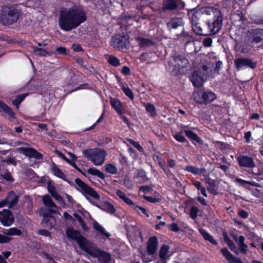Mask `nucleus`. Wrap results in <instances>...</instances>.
<instances>
[{
    "mask_svg": "<svg viewBox=\"0 0 263 263\" xmlns=\"http://www.w3.org/2000/svg\"><path fill=\"white\" fill-rule=\"evenodd\" d=\"M234 64L237 69L240 70L246 67L254 69L256 66V62L248 58H238L234 60Z\"/></svg>",
    "mask_w": 263,
    "mask_h": 263,
    "instance_id": "2eb2a0df",
    "label": "nucleus"
},
{
    "mask_svg": "<svg viewBox=\"0 0 263 263\" xmlns=\"http://www.w3.org/2000/svg\"><path fill=\"white\" fill-rule=\"evenodd\" d=\"M193 98L200 104H207L215 100L216 95L212 91L199 90L193 93Z\"/></svg>",
    "mask_w": 263,
    "mask_h": 263,
    "instance_id": "6e6552de",
    "label": "nucleus"
},
{
    "mask_svg": "<svg viewBox=\"0 0 263 263\" xmlns=\"http://www.w3.org/2000/svg\"><path fill=\"white\" fill-rule=\"evenodd\" d=\"M38 234L46 237H50V233L47 230L41 229L37 232Z\"/></svg>",
    "mask_w": 263,
    "mask_h": 263,
    "instance_id": "bf43d9fd",
    "label": "nucleus"
},
{
    "mask_svg": "<svg viewBox=\"0 0 263 263\" xmlns=\"http://www.w3.org/2000/svg\"><path fill=\"white\" fill-rule=\"evenodd\" d=\"M69 164H70L76 170H77L78 171H79V172L82 173L85 177H87V175L85 173H84L79 167H78V166L77 165V164L74 162H72V161H70V163H69Z\"/></svg>",
    "mask_w": 263,
    "mask_h": 263,
    "instance_id": "69168bd1",
    "label": "nucleus"
},
{
    "mask_svg": "<svg viewBox=\"0 0 263 263\" xmlns=\"http://www.w3.org/2000/svg\"><path fill=\"white\" fill-rule=\"evenodd\" d=\"M129 38L128 34H117L112 37L111 45L119 50L127 48L129 44Z\"/></svg>",
    "mask_w": 263,
    "mask_h": 263,
    "instance_id": "9d476101",
    "label": "nucleus"
},
{
    "mask_svg": "<svg viewBox=\"0 0 263 263\" xmlns=\"http://www.w3.org/2000/svg\"><path fill=\"white\" fill-rule=\"evenodd\" d=\"M221 252L230 263H243L239 258L233 255L226 248L221 249Z\"/></svg>",
    "mask_w": 263,
    "mask_h": 263,
    "instance_id": "5701e85b",
    "label": "nucleus"
},
{
    "mask_svg": "<svg viewBox=\"0 0 263 263\" xmlns=\"http://www.w3.org/2000/svg\"><path fill=\"white\" fill-rule=\"evenodd\" d=\"M33 53L37 56H46L49 55V52L47 49L39 48L35 46H32Z\"/></svg>",
    "mask_w": 263,
    "mask_h": 263,
    "instance_id": "4c0bfd02",
    "label": "nucleus"
},
{
    "mask_svg": "<svg viewBox=\"0 0 263 263\" xmlns=\"http://www.w3.org/2000/svg\"><path fill=\"white\" fill-rule=\"evenodd\" d=\"M211 7H205L200 8L197 10L191 9L189 10V14L191 15V20L192 25L198 23L202 14L207 16Z\"/></svg>",
    "mask_w": 263,
    "mask_h": 263,
    "instance_id": "ddd939ff",
    "label": "nucleus"
},
{
    "mask_svg": "<svg viewBox=\"0 0 263 263\" xmlns=\"http://www.w3.org/2000/svg\"><path fill=\"white\" fill-rule=\"evenodd\" d=\"M42 201L46 206V208L47 210H49L50 209H56L58 208L56 204L52 201L50 197L48 195H44L42 197Z\"/></svg>",
    "mask_w": 263,
    "mask_h": 263,
    "instance_id": "c85d7f7f",
    "label": "nucleus"
},
{
    "mask_svg": "<svg viewBox=\"0 0 263 263\" xmlns=\"http://www.w3.org/2000/svg\"><path fill=\"white\" fill-rule=\"evenodd\" d=\"M19 150L23 153L26 156L35 158L37 159H41L43 158L42 154L36 150L30 147H21Z\"/></svg>",
    "mask_w": 263,
    "mask_h": 263,
    "instance_id": "aec40b11",
    "label": "nucleus"
},
{
    "mask_svg": "<svg viewBox=\"0 0 263 263\" xmlns=\"http://www.w3.org/2000/svg\"><path fill=\"white\" fill-rule=\"evenodd\" d=\"M72 49L76 52H79L82 50L81 46L79 44H74L72 46Z\"/></svg>",
    "mask_w": 263,
    "mask_h": 263,
    "instance_id": "774afa93",
    "label": "nucleus"
},
{
    "mask_svg": "<svg viewBox=\"0 0 263 263\" xmlns=\"http://www.w3.org/2000/svg\"><path fill=\"white\" fill-rule=\"evenodd\" d=\"M47 189L48 192L55 199L60 201L62 200V197L57 193L55 187L51 183H48Z\"/></svg>",
    "mask_w": 263,
    "mask_h": 263,
    "instance_id": "72a5a7b5",
    "label": "nucleus"
},
{
    "mask_svg": "<svg viewBox=\"0 0 263 263\" xmlns=\"http://www.w3.org/2000/svg\"><path fill=\"white\" fill-rule=\"evenodd\" d=\"M152 186L149 185H145L142 186L140 187V190L143 192L144 193H146L152 190Z\"/></svg>",
    "mask_w": 263,
    "mask_h": 263,
    "instance_id": "e2e57ef3",
    "label": "nucleus"
},
{
    "mask_svg": "<svg viewBox=\"0 0 263 263\" xmlns=\"http://www.w3.org/2000/svg\"><path fill=\"white\" fill-rule=\"evenodd\" d=\"M95 255H93V257H97L98 260L101 263H109L110 260V255L109 254L97 249L95 252Z\"/></svg>",
    "mask_w": 263,
    "mask_h": 263,
    "instance_id": "412c9836",
    "label": "nucleus"
},
{
    "mask_svg": "<svg viewBox=\"0 0 263 263\" xmlns=\"http://www.w3.org/2000/svg\"><path fill=\"white\" fill-rule=\"evenodd\" d=\"M105 170L106 172L111 174H116L118 173L117 167L114 164L111 163L105 165Z\"/></svg>",
    "mask_w": 263,
    "mask_h": 263,
    "instance_id": "37998d69",
    "label": "nucleus"
},
{
    "mask_svg": "<svg viewBox=\"0 0 263 263\" xmlns=\"http://www.w3.org/2000/svg\"><path fill=\"white\" fill-rule=\"evenodd\" d=\"M74 182L76 184V189L80 192L87 199H88V197H91L98 200L100 199L99 194L82 180L76 178Z\"/></svg>",
    "mask_w": 263,
    "mask_h": 263,
    "instance_id": "0eeeda50",
    "label": "nucleus"
},
{
    "mask_svg": "<svg viewBox=\"0 0 263 263\" xmlns=\"http://www.w3.org/2000/svg\"><path fill=\"white\" fill-rule=\"evenodd\" d=\"M170 247L168 245H162L159 251V259L156 263H166L170 259L171 255L169 254Z\"/></svg>",
    "mask_w": 263,
    "mask_h": 263,
    "instance_id": "6ab92c4d",
    "label": "nucleus"
},
{
    "mask_svg": "<svg viewBox=\"0 0 263 263\" xmlns=\"http://www.w3.org/2000/svg\"><path fill=\"white\" fill-rule=\"evenodd\" d=\"M130 143L132 144L134 146L136 147L140 152H142L143 150V147L137 142L130 139L129 140Z\"/></svg>",
    "mask_w": 263,
    "mask_h": 263,
    "instance_id": "13d9d810",
    "label": "nucleus"
},
{
    "mask_svg": "<svg viewBox=\"0 0 263 263\" xmlns=\"http://www.w3.org/2000/svg\"><path fill=\"white\" fill-rule=\"evenodd\" d=\"M28 96V93L22 94L17 97V98L13 100V104L16 107H19L20 103L24 100L26 97Z\"/></svg>",
    "mask_w": 263,
    "mask_h": 263,
    "instance_id": "49530a36",
    "label": "nucleus"
},
{
    "mask_svg": "<svg viewBox=\"0 0 263 263\" xmlns=\"http://www.w3.org/2000/svg\"><path fill=\"white\" fill-rule=\"evenodd\" d=\"M4 202L5 205L7 204L9 208H12L17 203L18 196L14 192H11L8 194L6 201Z\"/></svg>",
    "mask_w": 263,
    "mask_h": 263,
    "instance_id": "bb28decb",
    "label": "nucleus"
},
{
    "mask_svg": "<svg viewBox=\"0 0 263 263\" xmlns=\"http://www.w3.org/2000/svg\"><path fill=\"white\" fill-rule=\"evenodd\" d=\"M143 197L147 201L152 203H157L159 202V201L160 200V198L154 197L153 196H144Z\"/></svg>",
    "mask_w": 263,
    "mask_h": 263,
    "instance_id": "4d7b16f0",
    "label": "nucleus"
},
{
    "mask_svg": "<svg viewBox=\"0 0 263 263\" xmlns=\"http://www.w3.org/2000/svg\"><path fill=\"white\" fill-rule=\"evenodd\" d=\"M235 181L240 184H242L243 183H246V184H249V185H254V183L252 182H250V181H246V180H244L242 179H240V178H236L235 179Z\"/></svg>",
    "mask_w": 263,
    "mask_h": 263,
    "instance_id": "052dcab7",
    "label": "nucleus"
},
{
    "mask_svg": "<svg viewBox=\"0 0 263 263\" xmlns=\"http://www.w3.org/2000/svg\"><path fill=\"white\" fill-rule=\"evenodd\" d=\"M170 68L173 67L174 70L179 71L181 68L187 67L189 64L188 60L182 55H176L173 57V62L168 63Z\"/></svg>",
    "mask_w": 263,
    "mask_h": 263,
    "instance_id": "9b49d317",
    "label": "nucleus"
},
{
    "mask_svg": "<svg viewBox=\"0 0 263 263\" xmlns=\"http://www.w3.org/2000/svg\"><path fill=\"white\" fill-rule=\"evenodd\" d=\"M185 170L190 172L195 175L199 174L198 168L195 167L192 165H187L185 168Z\"/></svg>",
    "mask_w": 263,
    "mask_h": 263,
    "instance_id": "603ef678",
    "label": "nucleus"
},
{
    "mask_svg": "<svg viewBox=\"0 0 263 263\" xmlns=\"http://www.w3.org/2000/svg\"><path fill=\"white\" fill-rule=\"evenodd\" d=\"M146 250L139 249V252L142 261L144 263H148L155 259L154 255L158 249V240L157 237L152 236L149 237L146 242Z\"/></svg>",
    "mask_w": 263,
    "mask_h": 263,
    "instance_id": "20e7f679",
    "label": "nucleus"
},
{
    "mask_svg": "<svg viewBox=\"0 0 263 263\" xmlns=\"http://www.w3.org/2000/svg\"><path fill=\"white\" fill-rule=\"evenodd\" d=\"M85 157L90 160L95 165H101L105 161L106 153L103 149L91 148L83 151Z\"/></svg>",
    "mask_w": 263,
    "mask_h": 263,
    "instance_id": "423d86ee",
    "label": "nucleus"
},
{
    "mask_svg": "<svg viewBox=\"0 0 263 263\" xmlns=\"http://www.w3.org/2000/svg\"><path fill=\"white\" fill-rule=\"evenodd\" d=\"M0 176L1 178L5 179L7 181L11 182L13 181L12 176H11V174L9 172H7L4 174H1Z\"/></svg>",
    "mask_w": 263,
    "mask_h": 263,
    "instance_id": "6e6d98bb",
    "label": "nucleus"
},
{
    "mask_svg": "<svg viewBox=\"0 0 263 263\" xmlns=\"http://www.w3.org/2000/svg\"><path fill=\"white\" fill-rule=\"evenodd\" d=\"M66 234L69 238L77 241L78 244L82 239V238L84 237L79 231L75 230L72 229H68L66 231Z\"/></svg>",
    "mask_w": 263,
    "mask_h": 263,
    "instance_id": "a878e982",
    "label": "nucleus"
},
{
    "mask_svg": "<svg viewBox=\"0 0 263 263\" xmlns=\"http://www.w3.org/2000/svg\"><path fill=\"white\" fill-rule=\"evenodd\" d=\"M86 19L85 11L81 7L75 6L60 11L59 25L61 29L69 31L77 28Z\"/></svg>",
    "mask_w": 263,
    "mask_h": 263,
    "instance_id": "f257e3e1",
    "label": "nucleus"
},
{
    "mask_svg": "<svg viewBox=\"0 0 263 263\" xmlns=\"http://www.w3.org/2000/svg\"><path fill=\"white\" fill-rule=\"evenodd\" d=\"M14 217L11 212L8 209H4L0 212V221L4 226H10L14 222Z\"/></svg>",
    "mask_w": 263,
    "mask_h": 263,
    "instance_id": "a211bd4d",
    "label": "nucleus"
},
{
    "mask_svg": "<svg viewBox=\"0 0 263 263\" xmlns=\"http://www.w3.org/2000/svg\"><path fill=\"white\" fill-rule=\"evenodd\" d=\"M82 238L78 243L80 248L91 256L95 255V252L98 248L93 243L87 240L85 237H84Z\"/></svg>",
    "mask_w": 263,
    "mask_h": 263,
    "instance_id": "f8f14e48",
    "label": "nucleus"
},
{
    "mask_svg": "<svg viewBox=\"0 0 263 263\" xmlns=\"http://www.w3.org/2000/svg\"><path fill=\"white\" fill-rule=\"evenodd\" d=\"M204 180L205 183L208 184L206 187L208 191L214 195L217 194L216 181L211 179L209 176H205Z\"/></svg>",
    "mask_w": 263,
    "mask_h": 263,
    "instance_id": "b1692460",
    "label": "nucleus"
},
{
    "mask_svg": "<svg viewBox=\"0 0 263 263\" xmlns=\"http://www.w3.org/2000/svg\"><path fill=\"white\" fill-rule=\"evenodd\" d=\"M87 172L91 175L97 176L100 178L104 179L105 175L99 170L95 168H90L87 170Z\"/></svg>",
    "mask_w": 263,
    "mask_h": 263,
    "instance_id": "ea45409f",
    "label": "nucleus"
},
{
    "mask_svg": "<svg viewBox=\"0 0 263 263\" xmlns=\"http://www.w3.org/2000/svg\"><path fill=\"white\" fill-rule=\"evenodd\" d=\"M22 14L21 11L15 6H5L0 11V23L5 26L17 22Z\"/></svg>",
    "mask_w": 263,
    "mask_h": 263,
    "instance_id": "7ed1b4c3",
    "label": "nucleus"
},
{
    "mask_svg": "<svg viewBox=\"0 0 263 263\" xmlns=\"http://www.w3.org/2000/svg\"><path fill=\"white\" fill-rule=\"evenodd\" d=\"M191 81L195 87H201L203 83V79L200 76L198 71H194L192 73Z\"/></svg>",
    "mask_w": 263,
    "mask_h": 263,
    "instance_id": "cd10ccee",
    "label": "nucleus"
},
{
    "mask_svg": "<svg viewBox=\"0 0 263 263\" xmlns=\"http://www.w3.org/2000/svg\"><path fill=\"white\" fill-rule=\"evenodd\" d=\"M198 211L199 210L197 207L192 206L191 208L190 216L192 219H194L197 217Z\"/></svg>",
    "mask_w": 263,
    "mask_h": 263,
    "instance_id": "5fc2aeb1",
    "label": "nucleus"
},
{
    "mask_svg": "<svg viewBox=\"0 0 263 263\" xmlns=\"http://www.w3.org/2000/svg\"><path fill=\"white\" fill-rule=\"evenodd\" d=\"M122 90L125 94L130 99L133 100L134 98V95L131 89L128 87H123Z\"/></svg>",
    "mask_w": 263,
    "mask_h": 263,
    "instance_id": "3c124183",
    "label": "nucleus"
},
{
    "mask_svg": "<svg viewBox=\"0 0 263 263\" xmlns=\"http://www.w3.org/2000/svg\"><path fill=\"white\" fill-rule=\"evenodd\" d=\"M40 211L43 216L42 223L44 226L49 228H53L56 224V219L52 214H59L58 210L54 209H50L49 210L46 209H41Z\"/></svg>",
    "mask_w": 263,
    "mask_h": 263,
    "instance_id": "1a4fd4ad",
    "label": "nucleus"
},
{
    "mask_svg": "<svg viewBox=\"0 0 263 263\" xmlns=\"http://www.w3.org/2000/svg\"><path fill=\"white\" fill-rule=\"evenodd\" d=\"M116 194L127 204L130 205L134 204V203L132 200L128 197H126L125 194L122 191L120 190H117Z\"/></svg>",
    "mask_w": 263,
    "mask_h": 263,
    "instance_id": "58836bf2",
    "label": "nucleus"
},
{
    "mask_svg": "<svg viewBox=\"0 0 263 263\" xmlns=\"http://www.w3.org/2000/svg\"><path fill=\"white\" fill-rule=\"evenodd\" d=\"M169 228L173 232H177L179 231V228H178L177 224L175 223L170 224L169 226Z\"/></svg>",
    "mask_w": 263,
    "mask_h": 263,
    "instance_id": "0e129e2a",
    "label": "nucleus"
},
{
    "mask_svg": "<svg viewBox=\"0 0 263 263\" xmlns=\"http://www.w3.org/2000/svg\"><path fill=\"white\" fill-rule=\"evenodd\" d=\"M166 25L168 29L175 33L178 38H190L189 34L184 31V22L181 18H173L166 23Z\"/></svg>",
    "mask_w": 263,
    "mask_h": 263,
    "instance_id": "39448f33",
    "label": "nucleus"
},
{
    "mask_svg": "<svg viewBox=\"0 0 263 263\" xmlns=\"http://www.w3.org/2000/svg\"><path fill=\"white\" fill-rule=\"evenodd\" d=\"M203 44L205 47H210L212 43V40L211 38H206L203 40Z\"/></svg>",
    "mask_w": 263,
    "mask_h": 263,
    "instance_id": "338daca9",
    "label": "nucleus"
},
{
    "mask_svg": "<svg viewBox=\"0 0 263 263\" xmlns=\"http://www.w3.org/2000/svg\"><path fill=\"white\" fill-rule=\"evenodd\" d=\"M21 234V230L16 228H11L6 230L4 232V235L0 234V243L9 242L12 239L11 237H9L10 236H20Z\"/></svg>",
    "mask_w": 263,
    "mask_h": 263,
    "instance_id": "f3484780",
    "label": "nucleus"
},
{
    "mask_svg": "<svg viewBox=\"0 0 263 263\" xmlns=\"http://www.w3.org/2000/svg\"><path fill=\"white\" fill-rule=\"evenodd\" d=\"M237 160L240 167L252 169L256 166L255 162L252 157L239 155Z\"/></svg>",
    "mask_w": 263,
    "mask_h": 263,
    "instance_id": "4468645a",
    "label": "nucleus"
},
{
    "mask_svg": "<svg viewBox=\"0 0 263 263\" xmlns=\"http://www.w3.org/2000/svg\"><path fill=\"white\" fill-rule=\"evenodd\" d=\"M192 29L193 31L198 35L203 36L209 35L206 26L202 27L198 22L192 24Z\"/></svg>",
    "mask_w": 263,
    "mask_h": 263,
    "instance_id": "393cba45",
    "label": "nucleus"
},
{
    "mask_svg": "<svg viewBox=\"0 0 263 263\" xmlns=\"http://www.w3.org/2000/svg\"><path fill=\"white\" fill-rule=\"evenodd\" d=\"M93 228L98 232H99L103 236H106V237H108L110 236V234L106 232L103 227H102L99 223L95 221L93 224Z\"/></svg>",
    "mask_w": 263,
    "mask_h": 263,
    "instance_id": "a19ab883",
    "label": "nucleus"
},
{
    "mask_svg": "<svg viewBox=\"0 0 263 263\" xmlns=\"http://www.w3.org/2000/svg\"><path fill=\"white\" fill-rule=\"evenodd\" d=\"M74 216L80 223L83 230H87L88 229L85 223L84 222L83 218L81 217V216H80L78 214H74Z\"/></svg>",
    "mask_w": 263,
    "mask_h": 263,
    "instance_id": "09e8293b",
    "label": "nucleus"
},
{
    "mask_svg": "<svg viewBox=\"0 0 263 263\" xmlns=\"http://www.w3.org/2000/svg\"><path fill=\"white\" fill-rule=\"evenodd\" d=\"M99 208H100L102 210L109 213L110 214H113L115 212L116 210L114 206L110 203L108 202L104 203L101 207L97 205Z\"/></svg>",
    "mask_w": 263,
    "mask_h": 263,
    "instance_id": "79ce46f5",
    "label": "nucleus"
},
{
    "mask_svg": "<svg viewBox=\"0 0 263 263\" xmlns=\"http://www.w3.org/2000/svg\"><path fill=\"white\" fill-rule=\"evenodd\" d=\"M145 107L146 110L151 114V116L155 117L157 115L156 108L153 104L151 103H145Z\"/></svg>",
    "mask_w": 263,
    "mask_h": 263,
    "instance_id": "c03bdc74",
    "label": "nucleus"
},
{
    "mask_svg": "<svg viewBox=\"0 0 263 263\" xmlns=\"http://www.w3.org/2000/svg\"><path fill=\"white\" fill-rule=\"evenodd\" d=\"M136 40L138 42L139 46L142 48L148 47L154 44L153 41L149 39L137 37Z\"/></svg>",
    "mask_w": 263,
    "mask_h": 263,
    "instance_id": "7c9ffc66",
    "label": "nucleus"
},
{
    "mask_svg": "<svg viewBox=\"0 0 263 263\" xmlns=\"http://www.w3.org/2000/svg\"><path fill=\"white\" fill-rule=\"evenodd\" d=\"M136 175L137 178H141L143 182L148 180L146 172L143 170H136Z\"/></svg>",
    "mask_w": 263,
    "mask_h": 263,
    "instance_id": "de8ad7c7",
    "label": "nucleus"
},
{
    "mask_svg": "<svg viewBox=\"0 0 263 263\" xmlns=\"http://www.w3.org/2000/svg\"><path fill=\"white\" fill-rule=\"evenodd\" d=\"M237 245L239 247L241 252L246 254L248 250V246L245 243V237L243 236H240L238 238Z\"/></svg>",
    "mask_w": 263,
    "mask_h": 263,
    "instance_id": "e433bc0d",
    "label": "nucleus"
},
{
    "mask_svg": "<svg viewBox=\"0 0 263 263\" xmlns=\"http://www.w3.org/2000/svg\"><path fill=\"white\" fill-rule=\"evenodd\" d=\"M51 172L54 174V175L57 176L58 177L63 180L65 179V176L64 174L58 167H57V166L54 163L52 164Z\"/></svg>",
    "mask_w": 263,
    "mask_h": 263,
    "instance_id": "c9c22d12",
    "label": "nucleus"
},
{
    "mask_svg": "<svg viewBox=\"0 0 263 263\" xmlns=\"http://www.w3.org/2000/svg\"><path fill=\"white\" fill-rule=\"evenodd\" d=\"M108 62L113 66H118L120 65V60L116 57L109 55L107 58Z\"/></svg>",
    "mask_w": 263,
    "mask_h": 263,
    "instance_id": "a18cd8bd",
    "label": "nucleus"
},
{
    "mask_svg": "<svg viewBox=\"0 0 263 263\" xmlns=\"http://www.w3.org/2000/svg\"><path fill=\"white\" fill-rule=\"evenodd\" d=\"M251 42L258 43L263 42V29H255L251 31Z\"/></svg>",
    "mask_w": 263,
    "mask_h": 263,
    "instance_id": "4be33fe9",
    "label": "nucleus"
},
{
    "mask_svg": "<svg viewBox=\"0 0 263 263\" xmlns=\"http://www.w3.org/2000/svg\"><path fill=\"white\" fill-rule=\"evenodd\" d=\"M110 102L111 106L117 112L120 114H121L123 112L121 103L118 99L116 98H111Z\"/></svg>",
    "mask_w": 263,
    "mask_h": 263,
    "instance_id": "2f4dec72",
    "label": "nucleus"
},
{
    "mask_svg": "<svg viewBox=\"0 0 263 263\" xmlns=\"http://www.w3.org/2000/svg\"><path fill=\"white\" fill-rule=\"evenodd\" d=\"M173 137L178 142H185L187 141L185 138L180 133H177L176 134L173 135Z\"/></svg>",
    "mask_w": 263,
    "mask_h": 263,
    "instance_id": "864d4df0",
    "label": "nucleus"
},
{
    "mask_svg": "<svg viewBox=\"0 0 263 263\" xmlns=\"http://www.w3.org/2000/svg\"><path fill=\"white\" fill-rule=\"evenodd\" d=\"M199 231L205 240L209 241L213 245H217L216 241L205 230L202 229H199Z\"/></svg>",
    "mask_w": 263,
    "mask_h": 263,
    "instance_id": "f704fd0d",
    "label": "nucleus"
},
{
    "mask_svg": "<svg viewBox=\"0 0 263 263\" xmlns=\"http://www.w3.org/2000/svg\"><path fill=\"white\" fill-rule=\"evenodd\" d=\"M1 111L7 114L11 119L15 118V114L12 109L3 102H0V111Z\"/></svg>",
    "mask_w": 263,
    "mask_h": 263,
    "instance_id": "c756f323",
    "label": "nucleus"
},
{
    "mask_svg": "<svg viewBox=\"0 0 263 263\" xmlns=\"http://www.w3.org/2000/svg\"><path fill=\"white\" fill-rule=\"evenodd\" d=\"M206 27L209 35L215 34L219 31L222 25L221 12L218 9L211 7L206 16Z\"/></svg>",
    "mask_w": 263,
    "mask_h": 263,
    "instance_id": "f03ea898",
    "label": "nucleus"
},
{
    "mask_svg": "<svg viewBox=\"0 0 263 263\" xmlns=\"http://www.w3.org/2000/svg\"><path fill=\"white\" fill-rule=\"evenodd\" d=\"M123 185L129 189H132L133 184L128 176H125L123 179Z\"/></svg>",
    "mask_w": 263,
    "mask_h": 263,
    "instance_id": "8fccbe9b",
    "label": "nucleus"
},
{
    "mask_svg": "<svg viewBox=\"0 0 263 263\" xmlns=\"http://www.w3.org/2000/svg\"><path fill=\"white\" fill-rule=\"evenodd\" d=\"M184 7V3L181 0H164L163 10L174 11L182 9Z\"/></svg>",
    "mask_w": 263,
    "mask_h": 263,
    "instance_id": "dca6fc26",
    "label": "nucleus"
},
{
    "mask_svg": "<svg viewBox=\"0 0 263 263\" xmlns=\"http://www.w3.org/2000/svg\"><path fill=\"white\" fill-rule=\"evenodd\" d=\"M230 249L234 252L237 253V250L234 242L231 240L227 243Z\"/></svg>",
    "mask_w": 263,
    "mask_h": 263,
    "instance_id": "680f3d73",
    "label": "nucleus"
},
{
    "mask_svg": "<svg viewBox=\"0 0 263 263\" xmlns=\"http://www.w3.org/2000/svg\"><path fill=\"white\" fill-rule=\"evenodd\" d=\"M183 131L185 133V134L187 137H188L192 140H194V141L197 142L198 143H201L202 140L198 136V135L197 134H196L192 131L186 129H183Z\"/></svg>",
    "mask_w": 263,
    "mask_h": 263,
    "instance_id": "473e14b6",
    "label": "nucleus"
}]
</instances>
